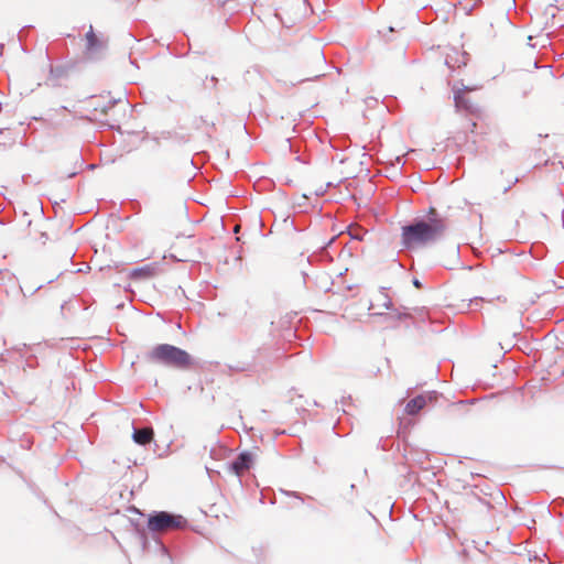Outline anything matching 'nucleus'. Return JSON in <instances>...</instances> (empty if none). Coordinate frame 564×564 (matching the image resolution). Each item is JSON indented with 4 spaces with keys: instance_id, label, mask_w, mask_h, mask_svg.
I'll return each instance as SVG.
<instances>
[{
    "instance_id": "f257e3e1",
    "label": "nucleus",
    "mask_w": 564,
    "mask_h": 564,
    "mask_svg": "<svg viewBox=\"0 0 564 564\" xmlns=\"http://www.w3.org/2000/svg\"><path fill=\"white\" fill-rule=\"evenodd\" d=\"M443 232V226L438 221H419L402 228V245L409 249L424 246L436 240Z\"/></svg>"
},
{
    "instance_id": "f03ea898",
    "label": "nucleus",
    "mask_w": 564,
    "mask_h": 564,
    "mask_svg": "<svg viewBox=\"0 0 564 564\" xmlns=\"http://www.w3.org/2000/svg\"><path fill=\"white\" fill-rule=\"evenodd\" d=\"M148 362L172 367H183L188 364V354L175 346L161 344L153 347L147 355Z\"/></svg>"
},
{
    "instance_id": "7ed1b4c3",
    "label": "nucleus",
    "mask_w": 564,
    "mask_h": 564,
    "mask_svg": "<svg viewBox=\"0 0 564 564\" xmlns=\"http://www.w3.org/2000/svg\"><path fill=\"white\" fill-rule=\"evenodd\" d=\"M180 520L166 512H158L149 518L148 528L151 531H163L170 528L178 527Z\"/></svg>"
},
{
    "instance_id": "20e7f679",
    "label": "nucleus",
    "mask_w": 564,
    "mask_h": 564,
    "mask_svg": "<svg viewBox=\"0 0 564 564\" xmlns=\"http://www.w3.org/2000/svg\"><path fill=\"white\" fill-rule=\"evenodd\" d=\"M253 462L254 455L250 452H243L231 464V469L237 476H240L252 466Z\"/></svg>"
},
{
    "instance_id": "39448f33",
    "label": "nucleus",
    "mask_w": 564,
    "mask_h": 564,
    "mask_svg": "<svg viewBox=\"0 0 564 564\" xmlns=\"http://www.w3.org/2000/svg\"><path fill=\"white\" fill-rule=\"evenodd\" d=\"M376 307L380 308L376 314H382L383 311L391 307V300L384 292L379 291L373 295L369 310H376Z\"/></svg>"
},
{
    "instance_id": "423d86ee",
    "label": "nucleus",
    "mask_w": 564,
    "mask_h": 564,
    "mask_svg": "<svg viewBox=\"0 0 564 564\" xmlns=\"http://www.w3.org/2000/svg\"><path fill=\"white\" fill-rule=\"evenodd\" d=\"M431 395H417L406 403L405 412L410 415L416 414L421 409L425 406L427 400H431Z\"/></svg>"
},
{
    "instance_id": "0eeeda50",
    "label": "nucleus",
    "mask_w": 564,
    "mask_h": 564,
    "mask_svg": "<svg viewBox=\"0 0 564 564\" xmlns=\"http://www.w3.org/2000/svg\"><path fill=\"white\" fill-rule=\"evenodd\" d=\"M153 438V430L150 427L142 430H133L132 440L138 445L149 444Z\"/></svg>"
},
{
    "instance_id": "6e6552de",
    "label": "nucleus",
    "mask_w": 564,
    "mask_h": 564,
    "mask_svg": "<svg viewBox=\"0 0 564 564\" xmlns=\"http://www.w3.org/2000/svg\"><path fill=\"white\" fill-rule=\"evenodd\" d=\"M340 182H341V180H337L336 182L329 181L325 185H322V186L315 188L314 193H315V195H322L326 192L327 187L333 186L335 184H339Z\"/></svg>"
},
{
    "instance_id": "1a4fd4ad",
    "label": "nucleus",
    "mask_w": 564,
    "mask_h": 564,
    "mask_svg": "<svg viewBox=\"0 0 564 564\" xmlns=\"http://www.w3.org/2000/svg\"><path fill=\"white\" fill-rule=\"evenodd\" d=\"M86 39H87V42H88V46L89 48H91L94 45H95V34L93 32V29L90 28V30L87 32L86 34Z\"/></svg>"
},
{
    "instance_id": "9d476101",
    "label": "nucleus",
    "mask_w": 564,
    "mask_h": 564,
    "mask_svg": "<svg viewBox=\"0 0 564 564\" xmlns=\"http://www.w3.org/2000/svg\"><path fill=\"white\" fill-rule=\"evenodd\" d=\"M239 230V226H236L235 227V232H237Z\"/></svg>"
}]
</instances>
